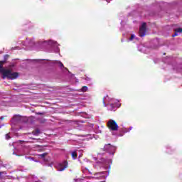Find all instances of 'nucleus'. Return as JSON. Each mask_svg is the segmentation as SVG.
<instances>
[{"instance_id":"nucleus-1","label":"nucleus","mask_w":182,"mask_h":182,"mask_svg":"<svg viewBox=\"0 0 182 182\" xmlns=\"http://www.w3.org/2000/svg\"><path fill=\"white\" fill-rule=\"evenodd\" d=\"M3 64L4 61H0V73L2 75L3 79L14 80V79H16L19 76L18 73L12 72V70L9 69L2 68Z\"/></svg>"},{"instance_id":"nucleus-2","label":"nucleus","mask_w":182,"mask_h":182,"mask_svg":"<svg viewBox=\"0 0 182 182\" xmlns=\"http://www.w3.org/2000/svg\"><path fill=\"white\" fill-rule=\"evenodd\" d=\"M107 127H109V130L116 131L119 129V126H117V124L114 120L110 119L107 122Z\"/></svg>"},{"instance_id":"nucleus-3","label":"nucleus","mask_w":182,"mask_h":182,"mask_svg":"<svg viewBox=\"0 0 182 182\" xmlns=\"http://www.w3.org/2000/svg\"><path fill=\"white\" fill-rule=\"evenodd\" d=\"M55 168L58 171H63L65 168H68V162L64 161L63 163H60L55 165Z\"/></svg>"},{"instance_id":"nucleus-4","label":"nucleus","mask_w":182,"mask_h":182,"mask_svg":"<svg viewBox=\"0 0 182 182\" xmlns=\"http://www.w3.org/2000/svg\"><path fill=\"white\" fill-rule=\"evenodd\" d=\"M147 24L146 23H143L139 28V36L143 37L146 35V28Z\"/></svg>"},{"instance_id":"nucleus-5","label":"nucleus","mask_w":182,"mask_h":182,"mask_svg":"<svg viewBox=\"0 0 182 182\" xmlns=\"http://www.w3.org/2000/svg\"><path fill=\"white\" fill-rule=\"evenodd\" d=\"M104 149H105V150H107L109 153H112V151H114V150H116V147H114L110 144L105 145Z\"/></svg>"},{"instance_id":"nucleus-6","label":"nucleus","mask_w":182,"mask_h":182,"mask_svg":"<svg viewBox=\"0 0 182 182\" xmlns=\"http://www.w3.org/2000/svg\"><path fill=\"white\" fill-rule=\"evenodd\" d=\"M178 33H182V28H178L175 30V33L173 35V36H177Z\"/></svg>"},{"instance_id":"nucleus-7","label":"nucleus","mask_w":182,"mask_h":182,"mask_svg":"<svg viewBox=\"0 0 182 182\" xmlns=\"http://www.w3.org/2000/svg\"><path fill=\"white\" fill-rule=\"evenodd\" d=\"M28 46H33L35 45V41L33 40H27Z\"/></svg>"},{"instance_id":"nucleus-8","label":"nucleus","mask_w":182,"mask_h":182,"mask_svg":"<svg viewBox=\"0 0 182 182\" xmlns=\"http://www.w3.org/2000/svg\"><path fill=\"white\" fill-rule=\"evenodd\" d=\"M72 157L74 160H76V158L77 157V154H76V152L73 151L72 153Z\"/></svg>"},{"instance_id":"nucleus-9","label":"nucleus","mask_w":182,"mask_h":182,"mask_svg":"<svg viewBox=\"0 0 182 182\" xmlns=\"http://www.w3.org/2000/svg\"><path fill=\"white\" fill-rule=\"evenodd\" d=\"M47 154H48L44 153V154L38 155V157L41 158V159H43L44 157H46Z\"/></svg>"},{"instance_id":"nucleus-10","label":"nucleus","mask_w":182,"mask_h":182,"mask_svg":"<svg viewBox=\"0 0 182 182\" xmlns=\"http://www.w3.org/2000/svg\"><path fill=\"white\" fill-rule=\"evenodd\" d=\"M81 91L82 92H87V87H86V86L82 87L81 89Z\"/></svg>"},{"instance_id":"nucleus-11","label":"nucleus","mask_w":182,"mask_h":182,"mask_svg":"<svg viewBox=\"0 0 182 182\" xmlns=\"http://www.w3.org/2000/svg\"><path fill=\"white\" fill-rule=\"evenodd\" d=\"M57 63L58 64V66H60V68H63V64L62 63V62L58 61Z\"/></svg>"},{"instance_id":"nucleus-12","label":"nucleus","mask_w":182,"mask_h":182,"mask_svg":"<svg viewBox=\"0 0 182 182\" xmlns=\"http://www.w3.org/2000/svg\"><path fill=\"white\" fill-rule=\"evenodd\" d=\"M6 140H9V139H11V137L9 136V134H6Z\"/></svg>"},{"instance_id":"nucleus-13","label":"nucleus","mask_w":182,"mask_h":182,"mask_svg":"<svg viewBox=\"0 0 182 182\" xmlns=\"http://www.w3.org/2000/svg\"><path fill=\"white\" fill-rule=\"evenodd\" d=\"M136 36L134 35H132L131 38H129V41H133V38H135Z\"/></svg>"},{"instance_id":"nucleus-14","label":"nucleus","mask_w":182,"mask_h":182,"mask_svg":"<svg viewBox=\"0 0 182 182\" xmlns=\"http://www.w3.org/2000/svg\"><path fill=\"white\" fill-rule=\"evenodd\" d=\"M109 1H110V0H107V2H109Z\"/></svg>"},{"instance_id":"nucleus-15","label":"nucleus","mask_w":182,"mask_h":182,"mask_svg":"<svg viewBox=\"0 0 182 182\" xmlns=\"http://www.w3.org/2000/svg\"><path fill=\"white\" fill-rule=\"evenodd\" d=\"M110 106H113V104H111Z\"/></svg>"},{"instance_id":"nucleus-16","label":"nucleus","mask_w":182,"mask_h":182,"mask_svg":"<svg viewBox=\"0 0 182 182\" xmlns=\"http://www.w3.org/2000/svg\"><path fill=\"white\" fill-rule=\"evenodd\" d=\"M118 107H120V105H119Z\"/></svg>"}]
</instances>
